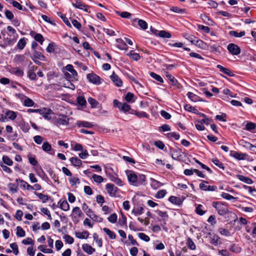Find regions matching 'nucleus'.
I'll use <instances>...</instances> for the list:
<instances>
[{"label":"nucleus","instance_id":"obj_1","mask_svg":"<svg viewBox=\"0 0 256 256\" xmlns=\"http://www.w3.org/2000/svg\"><path fill=\"white\" fill-rule=\"evenodd\" d=\"M128 182L131 185L138 186L142 184L146 180V176L131 170L125 171Z\"/></svg>","mask_w":256,"mask_h":256},{"label":"nucleus","instance_id":"obj_21","mask_svg":"<svg viewBox=\"0 0 256 256\" xmlns=\"http://www.w3.org/2000/svg\"><path fill=\"white\" fill-rule=\"evenodd\" d=\"M71 164L74 166H80L82 164V160L77 157H72L70 159Z\"/></svg>","mask_w":256,"mask_h":256},{"label":"nucleus","instance_id":"obj_52","mask_svg":"<svg viewBox=\"0 0 256 256\" xmlns=\"http://www.w3.org/2000/svg\"><path fill=\"white\" fill-rule=\"evenodd\" d=\"M92 178L96 182L99 184L102 182L104 180V178L102 176L96 174H94L92 176Z\"/></svg>","mask_w":256,"mask_h":256},{"label":"nucleus","instance_id":"obj_32","mask_svg":"<svg viewBox=\"0 0 256 256\" xmlns=\"http://www.w3.org/2000/svg\"><path fill=\"white\" fill-rule=\"evenodd\" d=\"M158 33L156 34L159 36L163 38H170L172 35L170 32L165 30L158 31Z\"/></svg>","mask_w":256,"mask_h":256},{"label":"nucleus","instance_id":"obj_5","mask_svg":"<svg viewBox=\"0 0 256 256\" xmlns=\"http://www.w3.org/2000/svg\"><path fill=\"white\" fill-rule=\"evenodd\" d=\"M68 118L65 115H60L52 118L53 122L56 126L68 124Z\"/></svg>","mask_w":256,"mask_h":256},{"label":"nucleus","instance_id":"obj_14","mask_svg":"<svg viewBox=\"0 0 256 256\" xmlns=\"http://www.w3.org/2000/svg\"><path fill=\"white\" fill-rule=\"evenodd\" d=\"M172 157L174 160H178L182 156V150L180 148H174L172 150Z\"/></svg>","mask_w":256,"mask_h":256},{"label":"nucleus","instance_id":"obj_27","mask_svg":"<svg viewBox=\"0 0 256 256\" xmlns=\"http://www.w3.org/2000/svg\"><path fill=\"white\" fill-rule=\"evenodd\" d=\"M186 95L188 98L192 102H196L200 100V98L198 96L192 92H188Z\"/></svg>","mask_w":256,"mask_h":256},{"label":"nucleus","instance_id":"obj_50","mask_svg":"<svg viewBox=\"0 0 256 256\" xmlns=\"http://www.w3.org/2000/svg\"><path fill=\"white\" fill-rule=\"evenodd\" d=\"M116 41L118 43H119L122 46L121 48H120V46H118V48H120L121 50H128V48L127 46L126 43L122 39L118 38L116 39Z\"/></svg>","mask_w":256,"mask_h":256},{"label":"nucleus","instance_id":"obj_3","mask_svg":"<svg viewBox=\"0 0 256 256\" xmlns=\"http://www.w3.org/2000/svg\"><path fill=\"white\" fill-rule=\"evenodd\" d=\"M212 206L218 212V214L224 216L228 213V210L227 204L220 202H214Z\"/></svg>","mask_w":256,"mask_h":256},{"label":"nucleus","instance_id":"obj_31","mask_svg":"<svg viewBox=\"0 0 256 256\" xmlns=\"http://www.w3.org/2000/svg\"><path fill=\"white\" fill-rule=\"evenodd\" d=\"M245 32L242 31L240 32H238L234 30H231L229 32V35L230 36H234L236 38H240L245 35Z\"/></svg>","mask_w":256,"mask_h":256},{"label":"nucleus","instance_id":"obj_57","mask_svg":"<svg viewBox=\"0 0 256 256\" xmlns=\"http://www.w3.org/2000/svg\"><path fill=\"white\" fill-rule=\"evenodd\" d=\"M187 244L188 247L192 250H194L196 249V245L192 240L188 238L187 240Z\"/></svg>","mask_w":256,"mask_h":256},{"label":"nucleus","instance_id":"obj_38","mask_svg":"<svg viewBox=\"0 0 256 256\" xmlns=\"http://www.w3.org/2000/svg\"><path fill=\"white\" fill-rule=\"evenodd\" d=\"M34 58L39 59L41 60H44L45 57L42 52L34 50L32 58L34 59Z\"/></svg>","mask_w":256,"mask_h":256},{"label":"nucleus","instance_id":"obj_44","mask_svg":"<svg viewBox=\"0 0 256 256\" xmlns=\"http://www.w3.org/2000/svg\"><path fill=\"white\" fill-rule=\"evenodd\" d=\"M256 127V125L254 123L251 122H249L246 124L245 130L248 131H252L255 129Z\"/></svg>","mask_w":256,"mask_h":256},{"label":"nucleus","instance_id":"obj_45","mask_svg":"<svg viewBox=\"0 0 256 256\" xmlns=\"http://www.w3.org/2000/svg\"><path fill=\"white\" fill-rule=\"evenodd\" d=\"M82 209L88 216H89L93 212L86 203L83 204Z\"/></svg>","mask_w":256,"mask_h":256},{"label":"nucleus","instance_id":"obj_17","mask_svg":"<svg viewBox=\"0 0 256 256\" xmlns=\"http://www.w3.org/2000/svg\"><path fill=\"white\" fill-rule=\"evenodd\" d=\"M216 68H218L221 72L224 73L229 76H234V74L230 70L224 68L220 64L217 65Z\"/></svg>","mask_w":256,"mask_h":256},{"label":"nucleus","instance_id":"obj_53","mask_svg":"<svg viewBox=\"0 0 256 256\" xmlns=\"http://www.w3.org/2000/svg\"><path fill=\"white\" fill-rule=\"evenodd\" d=\"M2 160L8 166H12L13 164L12 160L8 156H4L2 157Z\"/></svg>","mask_w":256,"mask_h":256},{"label":"nucleus","instance_id":"obj_62","mask_svg":"<svg viewBox=\"0 0 256 256\" xmlns=\"http://www.w3.org/2000/svg\"><path fill=\"white\" fill-rule=\"evenodd\" d=\"M138 236L140 238L141 240H142L146 242H149L150 240V238H149V236H148L146 235V234H144V233H142V232L138 233Z\"/></svg>","mask_w":256,"mask_h":256},{"label":"nucleus","instance_id":"obj_61","mask_svg":"<svg viewBox=\"0 0 256 256\" xmlns=\"http://www.w3.org/2000/svg\"><path fill=\"white\" fill-rule=\"evenodd\" d=\"M219 238L218 236L214 234L210 238V243L216 246L218 244Z\"/></svg>","mask_w":256,"mask_h":256},{"label":"nucleus","instance_id":"obj_9","mask_svg":"<svg viewBox=\"0 0 256 256\" xmlns=\"http://www.w3.org/2000/svg\"><path fill=\"white\" fill-rule=\"evenodd\" d=\"M208 182L206 180H202V182L200 184V190L204 191H215L217 189L216 186L208 185Z\"/></svg>","mask_w":256,"mask_h":256},{"label":"nucleus","instance_id":"obj_16","mask_svg":"<svg viewBox=\"0 0 256 256\" xmlns=\"http://www.w3.org/2000/svg\"><path fill=\"white\" fill-rule=\"evenodd\" d=\"M230 156L238 160H244L247 156L246 154L240 153L236 151H231Z\"/></svg>","mask_w":256,"mask_h":256},{"label":"nucleus","instance_id":"obj_7","mask_svg":"<svg viewBox=\"0 0 256 256\" xmlns=\"http://www.w3.org/2000/svg\"><path fill=\"white\" fill-rule=\"evenodd\" d=\"M86 78L88 81L93 84L99 85L101 84L100 78L94 73L88 74Z\"/></svg>","mask_w":256,"mask_h":256},{"label":"nucleus","instance_id":"obj_56","mask_svg":"<svg viewBox=\"0 0 256 256\" xmlns=\"http://www.w3.org/2000/svg\"><path fill=\"white\" fill-rule=\"evenodd\" d=\"M144 212V208L142 207H138L134 208L132 210V213L134 214L136 216L140 215Z\"/></svg>","mask_w":256,"mask_h":256},{"label":"nucleus","instance_id":"obj_58","mask_svg":"<svg viewBox=\"0 0 256 256\" xmlns=\"http://www.w3.org/2000/svg\"><path fill=\"white\" fill-rule=\"evenodd\" d=\"M167 136L168 138H174L176 140H179L180 136L178 134H177L175 132H170L167 134Z\"/></svg>","mask_w":256,"mask_h":256},{"label":"nucleus","instance_id":"obj_34","mask_svg":"<svg viewBox=\"0 0 256 256\" xmlns=\"http://www.w3.org/2000/svg\"><path fill=\"white\" fill-rule=\"evenodd\" d=\"M72 212L74 215V218H80L82 216L83 214L79 207H74L72 210Z\"/></svg>","mask_w":256,"mask_h":256},{"label":"nucleus","instance_id":"obj_2","mask_svg":"<svg viewBox=\"0 0 256 256\" xmlns=\"http://www.w3.org/2000/svg\"><path fill=\"white\" fill-rule=\"evenodd\" d=\"M7 30L8 32L7 36L6 34H2L4 39L7 44L10 46L16 42L18 34L16 33V30L11 26H7Z\"/></svg>","mask_w":256,"mask_h":256},{"label":"nucleus","instance_id":"obj_26","mask_svg":"<svg viewBox=\"0 0 256 256\" xmlns=\"http://www.w3.org/2000/svg\"><path fill=\"white\" fill-rule=\"evenodd\" d=\"M130 58H132L134 60H138L140 59V56L139 54L134 52V50H130L129 53L126 54Z\"/></svg>","mask_w":256,"mask_h":256},{"label":"nucleus","instance_id":"obj_51","mask_svg":"<svg viewBox=\"0 0 256 256\" xmlns=\"http://www.w3.org/2000/svg\"><path fill=\"white\" fill-rule=\"evenodd\" d=\"M30 163L34 166H36L38 164V161L36 160L35 156H32L30 154L28 155Z\"/></svg>","mask_w":256,"mask_h":256},{"label":"nucleus","instance_id":"obj_41","mask_svg":"<svg viewBox=\"0 0 256 256\" xmlns=\"http://www.w3.org/2000/svg\"><path fill=\"white\" fill-rule=\"evenodd\" d=\"M103 230L108 236L110 239L114 240L116 238V234L108 228H103Z\"/></svg>","mask_w":256,"mask_h":256},{"label":"nucleus","instance_id":"obj_11","mask_svg":"<svg viewBox=\"0 0 256 256\" xmlns=\"http://www.w3.org/2000/svg\"><path fill=\"white\" fill-rule=\"evenodd\" d=\"M166 77L169 80L170 84L172 86H175L178 89H180L182 88V85L178 83L177 80L168 72H166Z\"/></svg>","mask_w":256,"mask_h":256},{"label":"nucleus","instance_id":"obj_15","mask_svg":"<svg viewBox=\"0 0 256 256\" xmlns=\"http://www.w3.org/2000/svg\"><path fill=\"white\" fill-rule=\"evenodd\" d=\"M191 42L203 50H206L208 48L207 44L201 40H191Z\"/></svg>","mask_w":256,"mask_h":256},{"label":"nucleus","instance_id":"obj_54","mask_svg":"<svg viewBox=\"0 0 256 256\" xmlns=\"http://www.w3.org/2000/svg\"><path fill=\"white\" fill-rule=\"evenodd\" d=\"M8 188L10 190L12 193H16L18 190V188L17 186L13 183H10L8 184Z\"/></svg>","mask_w":256,"mask_h":256},{"label":"nucleus","instance_id":"obj_13","mask_svg":"<svg viewBox=\"0 0 256 256\" xmlns=\"http://www.w3.org/2000/svg\"><path fill=\"white\" fill-rule=\"evenodd\" d=\"M110 78L111 80L116 86L120 87L122 86V80L114 72H113Z\"/></svg>","mask_w":256,"mask_h":256},{"label":"nucleus","instance_id":"obj_10","mask_svg":"<svg viewBox=\"0 0 256 256\" xmlns=\"http://www.w3.org/2000/svg\"><path fill=\"white\" fill-rule=\"evenodd\" d=\"M72 5L76 8L88 12L89 6L80 0H75V2L72 3Z\"/></svg>","mask_w":256,"mask_h":256},{"label":"nucleus","instance_id":"obj_46","mask_svg":"<svg viewBox=\"0 0 256 256\" xmlns=\"http://www.w3.org/2000/svg\"><path fill=\"white\" fill-rule=\"evenodd\" d=\"M34 104V102L30 98H26L24 102V105L27 107L32 106Z\"/></svg>","mask_w":256,"mask_h":256},{"label":"nucleus","instance_id":"obj_6","mask_svg":"<svg viewBox=\"0 0 256 256\" xmlns=\"http://www.w3.org/2000/svg\"><path fill=\"white\" fill-rule=\"evenodd\" d=\"M106 189L109 196L112 197H116V194L119 190V189L112 184H107L106 185Z\"/></svg>","mask_w":256,"mask_h":256},{"label":"nucleus","instance_id":"obj_23","mask_svg":"<svg viewBox=\"0 0 256 256\" xmlns=\"http://www.w3.org/2000/svg\"><path fill=\"white\" fill-rule=\"evenodd\" d=\"M31 36H32L35 40L40 42L41 44H42L44 39L43 36L40 34H36L34 32H32V34L31 33Z\"/></svg>","mask_w":256,"mask_h":256},{"label":"nucleus","instance_id":"obj_19","mask_svg":"<svg viewBox=\"0 0 256 256\" xmlns=\"http://www.w3.org/2000/svg\"><path fill=\"white\" fill-rule=\"evenodd\" d=\"M16 182H18L20 183V186L24 188H26L28 190H31L32 188V186L28 184L27 182H25L22 179H16Z\"/></svg>","mask_w":256,"mask_h":256},{"label":"nucleus","instance_id":"obj_18","mask_svg":"<svg viewBox=\"0 0 256 256\" xmlns=\"http://www.w3.org/2000/svg\"><path fill=\"white\" fill-rule=\"evenodd\" d=\"M82 248L83 250L88 254H91L95 252V249L87 244H82Z\"/></svg>","mask_w":256,"mask_h":256},{"label":"nucleus","instance_id":"obj_29","mask_svg":"<svg viewBox=\"0 0 256 256\" xmlns=\"http://www.w3.org/2000/svg\"><path fill=\"white\" fill-rule=\"evenodd\" d=\"M168 200L170 202L176 205H180L182 204L180 198L176 196H170Z\"/></svg>","mask_w":256,"mask_h":256},{"label":"nucleus","instance_id":"obj_22","mask_svg":"<svg viewBox=\"0 0 256 256\" xmlns=\"http://www.w3.org/2000/svg\"><path fill=\"white\" fill-rule=\"evenodd\" d=\"M76 126L79 128L85 127L90 128L93 126V124L92 123L85 121H78L76 122Z\"/></svg>","mask_w":256,"mask_h":256},{"label":"nucleus","instance_id":"obj_42","mask_svg":"<svg viewBox=\"0 0 256 256\" xmlns=\"http://www.w3.org/2000/svg\"><path fill=\"white\" fill-rule=\"evenodd\" d=\"M10 4H12L14 7H15L16 8H17L19 10H24V11L27 10V9L25 7H24L23 8V6L22 5H21L18 2L15 1L14 0H12V3Z\"/></svg>","mask_w":256,"mask_h":256},{"label":"nucleus","instance_id":"obj_30","mask_svg":"<svg viewBox=\"0 0 256 256\" xmlns=\"http://www.w3.org/2000/svg\"><path fill=\"white\" fill-rule=\"evenodd\" d=\"M89 236V232L88 231H84L82 232H78L76 233V236L79 238L86 239Z\"/></svg>","mask_w":256,"mask_h":256},{"label":"nucleus","instance_id":"obj_33","mask_svg":"<svg viewBox=\"0 0 256 256\" xmlns=\"http://www.w3.org/2000/svg\"><path fill=\"white\" fill-rule=\"evenodd\" d=\"M26 44L25 38H20L17 44V47L18 49L22 50L24 48Z\"/></svg>","mask_w":256,"mask_h":256},{"label":"nucleus","instance_id":"obj_64","mask_svg":"<svg viewBox=\"0 0 256 256\" xmlns=\"http://www.w3.org/2000/svg\"><path fill=\"white\" fill-rule=\"evenodd\" d=\"M108 219L111 223H115L117 220V215L115 213L112 214L109 216Z\"/></svg>","mask_w":256,"mask_h":256},{"label":"nucleus","instance_id":"obj_35","mask_svg":"<svg viewBox=\"0 0 256 256\" xmlns=\"http://www.w3.org/2000/svg\"><path fill=\"white\" fill-rule=\"evenodd\" d=\"M60 208L64 210L67 211L70 209V205L66 200H64L62 202L60 201Z\"/></svg>","mask_w":256,"mask_h":256},{"label":"nucleus","instance_id":"obj_20","mask_svg":"<svg viewBox=\"0 0 256 256\" xmlns=\"http://www.w3.org/2000/svg\"><path fill=\"white\" fill-rule=\"evenodd\" d=\"M236 177L240 180L243 182L247 184H252L253 183V180L250 178L246 177L244 176L238 174L236 175Z\"/></svg>","mask_w":256,"mask_h":256},{"label":"nucleus","instance_id":"obj_28","mask_svg":"<svg viewBox=\"0 0 256 256\" xmlns=\"http://www.w3.org/2000/svg\"><path fill=\"white\" fill-rule=\"evenodd\" d=\"M130 114H134L136 116H138L139 118H147L148 117V114L144 112H137L134 110H132Z\"/></svg>","mask_w":256,"mask_h":256},{"label":"nucleus","instance_id":"obj_43","mask_svg":"<svg viewBox=\"0 0 256 256\" xmlns=\"http://www.w3.org/2000/svg\"><path fill=\"white\" fill-rule=\"evenodd\" d=\"M221 196L226 200H236V198L233 196H232L230 194H229L226 193V192H222L220 194Z\"/></svg>","mask_w":256,"mask_h":256},{"label":"nucleus","instance_id":"obj_39","mask_svg":"<svg viewBox=\"0 0 256 256\" xmlns=\"http://www.w3.org/2000/svg\"><path fill=\"white\" fill-rule=\"evenodd\" d=\"M57 14L58 16L60 17L63 20L64 22L66 24L68 27H71V24L68 18L64 14H63L61 12H58Z\"/></svg>","mask_w":256,"mask_h":256},{"label":"nucleus","instance_id":"obj_37","mask_svg":"<svg viewBox=\"0 0 256 256\" xmlns=\"http://www.w3.org/2000/svg\"><path fill=\"white\" fill-rule=\"evenodd\" d=\"M6 118H8L11 120H14L16 117V114L13 111L8 110L6 112Z\"/></svg>","mask_w":256,"mask_h":256},{"label":"nucleus","instance_id":"obj_8","mask_svg":"<svg viewBox=\"0 0 256 256\" xmlns=\"http://www.w3.org/2000/svg\"><path fill=\"white\" fill-rule=\"evenodd\" d=\"M227 49L230 53L232 55H238L241 52L240 48L238 45L233 43L228 44L227 46Z\"/></svg>","mask_w":256,"mask_h":256},{"label":"nucleus","instance_id":"obj_48","mask_svg":"<svg viewBox=\"0 0 256 256\" xmlns=\"http://www.w3.org/2000/svg\"><path fill=\"white\" fill-rule=\"evenodd\" d=\"M10 248L13 250V252L15 255H18L19 253L18 248L16 242H13L10 245Z\"/></svg>","mask_w":256,"mask_h":256},{"label":"nucleus","instance_id":"obj_4","mask_svg":"<svg viewBox=\"0 0 256 256\" xmlns=\"http://www.w3.org/2000/svg\"><path fill=\"white\" fill-rule=\"evenodd\" d=\"M114 106L118 108L120 110H122L125 113L130 112L132 110H131L130 106L126 103H122L118 100H114L113 102Z\"/></svg>","mask_w":256,"mask_h":256},{"label":"nucleus","instance_id":"obj_25","mask_svg":"<svg viewBox=\"0 0 256 256\" xmlns=\"http://www.w3.org/2000/svg\"><path fill=\"white\" fill-rule=\"evenodd\" d=\"M66 68L68 71L72 74V76L74 78L78 76L76 71L74 68V67L72 64H68L66 66Z\"/></svg>","mask_w":256,"mask_h":256},{"label":"nucleus","instance_id":"obj_36","mask_svg":"<svg viewBox=\"0 0 256 256\" xmlns=\"http://www.w3.org/2000/svg\"><path fill=\"white\" fill-rule=\"evenodd\" d=\"M35 194L38 196V198L42 200L43 203L46 202L49 199V196L48 195L44 194L42 193H38L35 192Z\"/></svg>","mask_w":256,"mask_h":256},{"label":"nucleus","instance_id":"obj_40","mask_svg":"<svg viewBox=\"0 0 256 256\" xmlns=\"http://www.w3.org/2000/svg\"><path fill=\"white\" fill-rule=\"evenodd\" d=\"M212 162L219 168H221L222 170H224V164L221 162L217 158H214L212 159Z\"/></svg>","mask_w":256,"mask_h":256},{"label":"nucleus","instance_id":"obj_12","mask_svg":"<svg viewBox=\"0 0 256 256\" xmlns=\"http://www.w3.org/2000/svg\"><path fill=\"white\" fill-rule=\"evenodd\" d=\"M38 113L45 119L50 120L51 118L50 114L52 113V110L50 108H44L40 109Z\"/></svg>","mask_w":256,"mask_h":256},{"label":"nucleus","instance_id":"obj_60","mask_svg":"<svg viewBox=\"0 0 256 256\" xmlns=\"http://www.w3.org/2000/svg\"><path fill=\"white\" fill-rule=\"evenodd\" d=\"M4 14L6 18L9 20H12L14 18V15L13 13L10 10H6L4 12Z\"/></svg>","mask_w":256,"mask_h":256},{"label":"nucleus","instance_id":"obj_59","mask_svg":"<svg viewBox=\"0 0 256 256\" xmlns=\"http://www.w3.org/2000/svg\"><path fill=\"white\" fill-rule=\"evenodd\" d=\"M92 220L97 222H102V218L98 216L92 212L89 216Z\"/></svg>","mask_w":256,"mask_h":256},{"label":"nucleus","instance_id":"obj_24","mask_svg":"<svg viewBox=\"0 0 256 256\" xmlns=\"http://www.w3.org/2000/svg\"><path fill=\"white\" fill-rule=\"evenodd\" d=\"M42 149L45 152H46L51 154H54L50 152L52 150V146L51 145L47 142H44L42 146Z\"/></svg>","mask_w":256,"mask_h":256},{"label":"nucleus","instance_id":"obj_47","mask_svg":"<svg viewBox=\"0 0 256 256\" xmlns=\"http://www.w3.org/2000/svg\"><path fill=\"white\" fill-rule=\"evenodd\" d=\"M16 236L19 237H24L26 235L24 230L20 226L16 227Z\"/></svg>","mask_w":256,"mask_h":256},{"label":"nucleus","instance_id":"obj_55","mask_svg":"<svg viewBox=\"0 0 256 256\" xmlns=\"http://www.w3.org/2000/svg\"><path fill=\"white\" fill-rule=\"evenodd\" d=\"M166 194V191L165 190H162L158 192L155 196L158 198H164Z\"/></svg>","mask_w":256,"mask_h":256},{"label":"nucleus","instance_id":"obj_49","mask_svg":"<svg viewBox=\"0 0 256 256\" xmlns=\"http://www.w3.org/2000/svg\"><path fill=\"white\" fill-rule=\"evenodd\" d=\"M150 76L156 80L162 83L164 82L163 79L158 74L154 73V72H150Z\"/></svg>","mask_w":256,"mask_h":256},{"label":"nucleus","instance_id":"obj_63","mask_svg":"<svg viewBox=\"0 0 256 256\" xmlns=\"http://www.w3.org/2000/svg\"><path fill=\"white\" fill-rule=\"evenodd\" d=\"M202 208L203 206L202 204H198L196 208V212L200 216H202L206 212L202 210Z\"/></svg>","mask_w":256,"mask_h":256}]
</instances>
